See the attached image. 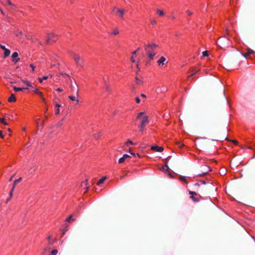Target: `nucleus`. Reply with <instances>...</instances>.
Listing matches in <instances>:
<instances>
[{"label":"nucleus","instance_id":"obj_5","mask_svg":"<svg viewBox=\"0 0 255 255\" xmlns=\"http://www.w3.org/2000/svg\"><path fill=\"white\" fill-rule=\"evenodd\" d=\"M233 60H232L231 59H228L225 60V65L226 66V69H228V70H230L229 68H231V66L233 65Z\"/></svg>","mask_w":255,"mask_h":255},{"label":"nucleus","instance_id":"obj_13","mask_svg":"<svg viewBox=\"0 0 255 255\" xmlns=\"http://www.w3.org/2000/svg\"><path fill=\"white\" fill-rule=\"evenodd\" d=\"M13 89L15 92H19V91H22L24 90L28 89L27 88H18V87H16L15 86H13Z\"/></svg>","mask_w":255,"mask_h":255},{"label":"nucleus","instance_id":"obj_36","mask_svg":"<svg viewBox=\"0 0 255 255\" xmlns=\"http://www.w3.org/2000/svg\"><path fill=\"white\" fill-rule=\"evenodd\" d=\"M70 83H71V87L72 90L73 91L74 90V85L73 84V82L72 81V79L71 78H70Z\"/></svg>","mask_w":255,"mask_h":255},{"label":"nucleus","instance_id":"obj_20","mask_svg":"<svg viewBox=\"0 0 255 255\" xmlns=\"http://www.w3.org/2000/svg\"><path fill=\"white\" fill-rule=\"evenodd\" d=\"M119 33V29L117 28H116L113 30V32L111 33V34L116 35H118Z\"/></svg>","mask_w":255,"mask_h":255},{"label":"nucleus","instance_id":"obj_22","mask_svg":"<svg viewBox=\"0 0 255 255\" xmlns=\"http://www.w3.org/2000/svg\"><path fill=\"white\" fill-rule=\"evenodd\" d=\"M48 76H43L42 78H38V81L40 83H42L43 80H46L48 79Z\"/></svg>","mask_w":255,"mask_h":255},{"label":"nucleus","instance_id":"obj_53","mask_svg":"<svg viewBox=\"0 0 255 255\" xmlns=\"http://www.w3.org/2000/svg\"><path fill=\"white\" fill-rule=\"evenodd\" d=\"M56 91L61 92L63 91V89L60 88H58L57 89Z\"/></svg>","mask_w":255,"mask_h":255},{"label":"nucleus","instance_id":"obj_2","mask_svg":"<svg viewBox=\"0 0 255 255\" xmlns=\"http://www.w3.org/2000/svg\"><path fill=\"white\" fill-rule=\"evenodd\" d=\"M69 53L73 56V58L77 64L82 66V58L78 54H75L73 51H71Z\"/></svg>","mask_w":255,"mask_h":255},{"label":"nucleus","instance_id":"obj_39","mask_svg":"<svg viewBox=\"0 0 255 255\" xmlns=\"http://www.w3.org/2000/svg\"><path fill=\"white\" fill-rule=\"evenodd\" d=\"M14 189V188H13V187H12L11 191H10L9 195H10V197H12V196L13 195V192Z\"/></svg>","mask_w":255,"mask_h":255},{"label":"nucleus","instance_id":"obj_19","mask_svg":"<svg viewBox=\"0 0 255 255\" xmlns=\"http://www.w3.org/2000/svg\"><path fill=\"white\" fill-rule=\"evenodd\" d=\"M76 219L72 218V215H71L66 219V221L70 222L71 221H74Z\"/></svg>","mask_w":255,"mask_h":255},{"label":"nucleus","instance_id":"obj_4","mask_svg":"<svg viewBox=\"0 0 255 255\" xmlns=\"http://www.w3.org/2000/svg\"><path fill=\"white\" fill-rule=\"evenodd\" d=\"M56 35L53 33H48L47 34V38L46 40V43L48 44L50 42H55L56 41V39H52V37H55Z\"/></svg>","mask_w":255,"mask_h":255},{"label":"nucleus","instance_id":"obj_30","mask_svg":"<svg viewBox=\"0 0 255 255\" xmlns=\"http://www.w3.org/2000/svg\"><path fill=\"white\" fill-rule=\"evenodd\" d=\"M47 239H48V240L49 241V245H52L54 244V242H52V241H51V236H48V238H47Z\"/></svg>","mask_w":255,"mask_h":255},{"label":"nucleus","instance_id":"obj_35","mask_svg":"<svg viewBox=\"0 0 255 255\" xmlns=\"http://www.w3.org/2000/svg\"><path fill=\"white\" fill-rule=\"evenodd\" d=\"M202 54H203V57L208 56V51H205L203 52Z\"/></svg>","mask_w":255,"mask_h":255},{"label":"nucleus","instance_id":"obj_62","mask_svg":"<svg viewBox=\"0 0 255 255\" xmlns=\"http://www.w3.org/2000/svg\"><path fill=\"white\" fill-rule=\"evenodd\" d=\"M89 188V186H87V187H86V191H85V193H86V192L88 191V190Z\"/></svg>","mask_w":255,"mask_h":255},{"label":"nucleus","instance_id":"obj_64","mask_svg":"<svg viewBox=\"0 0 255 255\" xmlns=\"http://www.w3.org/2000/svg\"><path fill=\"white\" fill-rule=\"evenodd\" d=\"M40 96H41V99H42V100H43L44 102H45V99L43 98V96H42V94H41V95H40Z\"/></svg>","mask_w":255,"mask_h":255},{"label":"nucleus","instance_id":"obj_25","mask_svg":"<svg viewBox=\"0 0 255 255\" xmlns=\"http://www.w3.org/2000/svg\"><path fill=\"white\" fill-rule=\"evenodd\" d=\"M58 253V250L57 249H54L51 251V253L49 255H56Z\"/></svg>","mask_w":255,"mask_h":255},{"label":"nucleus","instance_id":"obj_11","mask_svg":"<svg viewBox=\"0 0 255 255\" xmlns=\"http://www.w3.org/2000/svg\"><path fill=\"white\" fill-rule=\"evenodd\" d=\"M166 61V59L164 57L162 56L157 61V63L159 65H163L164 64V62Z\"/></svg>","mask_w":255,"mask_h":255},{"label":"nucleus","instance_id":"obj_48","mask_svg":"<svg viewBox=\"0 0 255 255\" xmlns=\"http://www.w3.org/2000/svg\"><path fill=\"white\" fill-rule=\"evenodd\" d=\"M0 137L1 138H3L4 137V135L3 134V132H2V130L0 131Z\"/></svg>","mask_w":255,"mask_h":255},{"label":"nucleus","instance_id":"obj_52","mask_svg":"<svg viewBox=\"0 0 255 255\" xmlns=\"http://www.w3.org/2000/svg\"><path fill=\"white\" fill-rule=\"evenodd\" d=\"M231 141L233 142L234 144H237V143L238 142V141L236 140H231Z\"/></svg>","mask_w":255,"mask_h":255},{"label":"nucleus","instance_id":"obj_49","mask_svg":"<svg viewBox=\"0 0 255 255\" xmlns=\"http://www.w3.org/2000/svg\"><path fill=\"white\" fill-rule=\"evenodd\" d=\"M181 180L185 182L186 183H187L186 180L185 179L184 177H182L181 178Z\"/></svg>","mask_w":255,"mask_h":255},{"label":"nucleus","instance_id":"obj_34","mask_svg":"<svg viewBox=\"0 0 255 255\" xmlns=\"http://www.w3.org/2000/svg\"><path fill=\"white\" fill-rule=\"evenodd\" d=\"M35 93L39 94L40 96L41 95L42 93L38 90L37 89H35L33 91Z\"/></svg>","mask_w":255,"mask_h":255},{"label":"nucleus","instance_id":"obj_24","mask_svg":"<svg viewBox=\"0 0 255 255\" xmlns=\"http://www.w3.org/2000/svg\"><path fill=\"white\" fill-rule=\"evenodd\" d=\"M0 122L3 124L5 126L8 125V124L5 122V119L4 118H0Z\"/></svg>","mask_w":255,"mask_h":255},{"label":"nucleus","instance_id":"obj_44","mask_svg":"<svg viewBox=\"0 0 255 255\" xmlns=\"http://www.w3.org/2000/svg\"><path fill=\"white\" fill-rule=\"evenodd\" d=\"M151 23L153 25H155L156 24V21L155 19H152L151 20Z\"/></svg>","mask_w":255,"mask_h":255},{"label":"nucleus","instance_id":"obj_17","mask_svg":"<svg viewBox=\"0 0 255 255\" xmlns=\"http://www.w3.org/2000/svg\"><path fill=\"white\" fill-rule=\"evenodd\" d=\"M15 34L16 36L21 38V36L22 35V32L21 30H18L15 32Z\"/></svg>","mask_w":255,"mask_h":255},{"label":"nucleus","instance_id":"obj_33","mask_svg":"<svg viewBox=\"0 0 255 255\" xmlns=\"http://www.w3.org/2000/svg\"><path fill=\"white\" fill-rule=\"evenodd\" d=\"M190 198L195 202H198L199 200L198 198H195L193 196H191Z\"/></svg>","mask_w":255,"mask_h":255},{"label":"nucleus","instance_id":"obj_42","mask_svg":"<svg viewBox=\"0 0 255 255\" xmlns=\"http://www.w3.org/2000/svg\"><path fill=\"white\" fill-rule=\"evenodd\" d=\"M29 66L31 68L32 71L33 72L34 71L35 66L33 64H30Z\"/></svg>","mask_w":255,"mask_h":255},{"label":"nucleus","instance_id":"obj_12","mask_svg":"<svg viewBox=\"0 0 255 255\" xmlns=\"http://www.w3.org/2000/svg\"><path fill=\"white\" fill-rule=\"evenodd\" d=\"M16 100V98L13 94H11L10 96L8 99L9 102H14Z\"/></svg>","mask_w":255,"mask_h":255},{"label":"nucleus","instance_id":"obj_50","mask_svg":"<svg viewBox=\"0 0 255 255\" xmlns=\"http://www.w3.org/2000/svg\"><path fill=\"white\" fill-rule=\"evenodd\" d=\"M60 113V110L59 109H57L56 111L55 114L56 115H59Z\"/></svg>","mask_w":255,"mask_h":255},{"label":"nucleus","instance_id":"obj_37","mask_svg":"<svg viewBox=\"0 0 255 255\" xmlns=\"http://www.w3.org/2000/svg\"><path fill=\"white\" fill-rule=\"evenodd\" d=\"M209 171V170L207 169V170H204L202 172V173L200 174V175H201V174H207Z\"/></svg>","mask_w":255,"mask_h":255},{"label":"nucleus","instance_id":"obj_14","mask_svg":"<svg viewBox=\"0 0 255 255\" xmlns=\"http://www.w3.org/2000/svg\"><path fill=\"white\" fill-rule=\"evenodd\" d=\"M107 179L106 176L102 177L97 182V185H100L101 184L103 183L105 180Z\"/></svg>","mask_w":255,"mask_h":255},{"label":"nucleus","instance_id":"obj_57","mask_svg":"<svg viewBox=\"0 0 255 255\" xmlns=\"http://www.w3.org/2000/svg\"><path fill=\"white\" fill-rule=\"evenodd\" d=\"M56 107L57 108V109H59V108L61 107V105L59 104H57L56 105H55Z\"/></svg>","mask_w":255,"mask_h":255},{"label":"nucleus","instance_id":"obj_31","mask_svg":"<svg viewBox=\"0 0 255 255\" xmlns=\"http://www.w3.org/2000/svg\"><path fill=\"white\" fill-rule=\"evenodd\" d=\"M126 144L127 145H128V144L133 145V144H134V143L132 141H131L130 140L128 139L126 142Z\"/></svg>","mask_w":255,"mask_h":255},{"label":"nucleus","instance_id":"obj_58","mask_svg":"<svg viewBox=\"0 0 255 255\" xmlns=\"http://www.w3.org/2000/svg\"><path fill=\"white\" fill-rule=\"evenodd\" d=\"M61 75H62V76H68V77H69V76L68 75V74H66L65 73H61L60 74Z\"/></svg>","mask_w":255,"mask_h":255},{"label":"nucleus","instance_id":"obj_56","mask_svg":"<svg viewBox=\"0 0 255 255\" xmlns=\"http://www.w3.org/2000/svg\"><path fill=\"white\" fill-rule=\"evenodd\" d=\"M99 136H100V134L99 133H97V134H95L94 135V137L95 138H98Z\"/></svg>","mask_w":255,"mask_h":255},{"label":"nucleus","instance_id":"obj_18","mask_svg":"<svg viewBox=\"0 0 255 255\" xmlns=\"http://www.w3.org/2000/svg\"><path fill=\"white\" fill-rule=\"evenodd\" d=\"M10 54V51L7 49L6 50H5L4 51V57L5 58L7 56H8Z\"/></svg>","mask_w":255,"mask_h":255},{"label":"nucleus","instance_id":"obj_41","mask_svg":"<svg viewBox=\"0 0 255 255\" xmlns=\"http://www.w3.org/2000/svg\"><path fill=\"white\" fill-rule=\"evenodd\" d=\"M0 47L1 49H2L3 50L5 51L7 49V48H5L4 46H3L2 45L0 44Z\"/></svg>","mask_w":255,"mask_h":255},{"label":"nucleus","instance_id":"obj_32","mask_svg":"<svg viewBox=\"0 0 255 255\" xmlns=\"http://www.w3.org/2000/svg\"><path fill=\"white\" fill-rule=\"evenodd\" d=\"M144 127H145V126H143V125H139V131L141 132V133L142 132V131L144 129Z\"/></svg>","mask_w":255,"mask_h":255},{"label":"nucleus","instance_id":"obj_26","mask_svg":"<svg viewBox=\"0 0 255 255\" xmlns=\"http://www.w3.org/2000/svg\"><path fill=\"white\" fill-rule=\"evenodd\" d=\"M168 169H169V167L166 164L164 166L162 167V170L165 172L168 171Z\"/></svg>","mask_w":255,"mask_h":255},{"label":"nucleus","instance_id":"obj_3","mask_svg":"<svg viewBox=\"0 0 255 255\" xmlns=\"http://www.w3.org/2000/svg\"><path fill=\"white\" fill-rule=\"evenodd\" d=\"M74 83H75V85H76V87H77V89H76V94H77V96L75 97V96H68V98L69 99H70L71 100L73 101H76L77 102H79V100H78V96H79V89H78V85H77L76 82L75 81L74 82Z\"/></svg>","mask_w":255,"mask_h":255},{"label":"nucleus","instance_id":"obj_47","mask_svg":"<svg viewBox=\"0 0 255 255\" xmlns=\"http://www.w3.org/2000/svg\"><path fill=\"white\" fill-rule=\"evenodd\" d=\"M87 182H88L87 180H85L84 182H83L82 183L81 185H82V186L87 185Z\"/></svg>","mask_w":255,"mask_h":255},{"label":"nucleus","instance_id":"obj_21","mask_svg":"<svg viewBox=\"0 0 255 255\" xmlns=\"http://www.w3.org/2000/svg\"><path fill=\"white\" fill-rule=\"evenodd\" d=\"M22 82L29 87H32V83L28 81L22 80Z\"/></svg>","mask_w":255,"mask_h":255},{"label":"nucleus","instance_id":"obj_23","mask_svg":"<svg viewBox=\"0 0 255 255\" xmlns=\"http://www.w3.org/2000/svg\"><path fill=\"white\" fill-rule=\"evenodd\" d=\"M200 70L199 69H197L195 71H192V73L191 74H190L188 77H192L193 76L195 75L197 72H198Z\"/></svg>","mask_w":255,"mask_h":255},{"label":"nucleus","instance_id":"obj_38","mask_svg":"<svg viewBox=\"0 0 255 255\" xmlns=\"http://www.w3.org/2000/svg\"><path fill=\"white\" fill-rule=\"evenodd\" d=\"M64 119H62L61 122H59L58 123H57V127H61L62 125V122L63 121Z\"/></svg>","mask_w":255,"mask_h":255},{"label":"nucleus","instance_id":"obj_46","mask_svg":"<svg viewBox=\"0 0 255 255\" xmlns=\"http://www.w3.org/2000/svg\"><path fill=\"white\" fill-rule=\"evenodd\" d=\"M135 81H136L137 84H139L141 82L140 81V80L138 79V78L136 77L135 78Z\"/></svg>","mask_w":255,"mask_h":255},{"label":"nucleus","instance_id":"obj_51","mask_svg":"<svg viewBox=\"0 0 255 255\" xmlns=\"http://www.w3.org/2000/svg\"><path fill=\"white\" fill-rule=\"evenodd\" d=\"M186 12L187 13V14H188L189 15H192V14H193L192 12H191V11H189V10H187V11H186Z\"/></svg>","mask_w":255,"mask_h":255},{"label":"nucleus","instance_id":"obj_60","mask_svg":"<svg viewBox=\"0 0 255 255\" xmlns=\"http://www.w3.org/2000/svg\"><path fill=\"white\" fill-rule=\"evenodd\" d=\"M130 59H131V61H132V63H134L135 62V60H134V59L133 57H131Z\"/></svg>","mask_w":255,"mask_h":255},{"label":"nucleus","instance_id":"obj_55","mask_svg":"<svg viewBox=\"0 0 255 255\" xmlns=\"http://www.w3.org/2000/svg\"><path fill=\"white\" fill-rule=\"evenodd\" d=\"M129 151V152L131 155H134V156H135V153H133V152H132L131 151V149H130V148H129V151Z\"/></svg>","mask_w":255,"mask_h":255},{"label":"nucleus","instance_id":"obj_54","mask_svg":"<svg viewBox=\"0 0 255 255\" xmlns=\"http://www.w3.org/2000/svg\"><path fill=\"white\" fill-rule=\"evenodd\" d=\"M177 144H178L179 145V147L180 148H181L182 146H183L184 144H181L179 142H177Z\"/></svg>","mask_w":255,"mask_h":255},{"label":"nucleus","instance_id":"obj_27","mask_svg":"<svg viewBox=\"0 0 255 255\" xmlns=\"http://www.w3.org/2000/svg\"><path fill=\"white\" fill-rule=\"evenodd\" d=\"M247 51H248V54H249V55L253 54L255 53V52L253 50L250 49V48H248L247 49Z\"/></svg>","mask_w":255,"mask_h":255},{"label":"nucleus","instance_id":"obj_1","mask_svg":"<svg viewBox=\"0 0 255 255\" xmlns=\"http://www.w3.org/2000/svg\"><path fill=\"white\" fill-rule=\"evenodd\" d=\"M157 47H158V45L154 43H148L144 45V49L149 60H152L154 59L156 54L155 52V49Z\"/></svg>","mask_w":255,"mask_h":255},{"label":"nucleus","instance_id":"obj_15","mask_svg":"<svg viewBox=\"0 0 255 255\" xmlns=\"http://www.w3.org/2000/svg\"><path fill=\"white\" fill-rule=\"evenodd\" d=\"M117 11L120 13V17L124 19L123 15L125 13V10L124 9H117Z\"/></svg>","mask_w":255,"mask_h":255},{"label":"nucleus","instance_id":"obj_29","mask_svg":"<svg viewBox=\"0 0 255 255\" xmlns=\"http://www.w3.org/2000/svg\"><path fill=\"white\" fill-rule=\"evenodd\" d=\"M143 115H144V113L143 112H140V113H138L137 114V118L141 119V118H142V116Z\"/></svg>","mask_w":255,"mask_h":255},{"label":"nucleus","instance_id":"obj_10","mask_svg":"<svg viewBox=\"0 0 255 255\" xmlns=\"http://www.w3.org/2000/svg\"><path fill=\"white\" fill-rule=\"evenodd\" d=\"M130 156L128 154H125L123 155V156L120 158L119 160V163H123L125 162L126 159L129 158Z\"/></svg>","mask_w":255,"mask_h":255},{"label":"nucleus","instance_id":"obj_61","mask_svg":"<svg viewBox=\"0 0 255 255\" xmlns=\"http://www.w3.org/2000/svg\"><path fill=\"white\" fill-rule=\"evenodd\" d=\"M141 97H142V98H146V95H144V94H141Z\"/></svg>","mask_w":255,"mask_h":255},{"label":"nucleus","instance_id":"obj_45","mask_svg":"<svg viewBox=\"0 0 255 255\" xmlns=\"http://www.w3.org/2000/svg\"><path fill=\"white\" fill-rule=\"evenodd\" d=\"M189 194L191 195V196L197 195V193L194 191H189Z\"/></svg>","mask_w":255,"mask_h":255},{"label":"nucleus","instance_id":"obj_28","mask_svg":"<svg viewBox=\"0 0 255 255\" xmlns=\"http://www.w3.org/2000/svg\"><path fill=\"white\" fill-rule=\"evenodd\" d=\"M157 12L159 14L160 16H162L164 14L163 11L160 9H157Z\"/></svg>","mask_w":255,"mask_h":255},{"label":"nucleus","instance_id":"obj_6","mask_svg":"<svg viewBox=\"0 0 255 255\" xmlns=\"http://www.w3.org/2000/svg\"><path fill=\"white\" fill-rule=\"evenodd\" d=\"M18 54L17 52H14L12 53L11 55L12 61L14 63H16L20 60V58L18 57Z\"/></svg>","mask_w":255,"mask_h":255},{"label":"nucleus","instance_id":"obj_43","mask_svg":"<svg viewBox=\"0 0 255 255\" xmlns=\"http://www.w3.org/2000/svg\"><path fill=\"white\" fill-rule=\"evenodd\" d=\"M135 101H136V103H137V104H139L140 102V99L137 97L135 98Z\"/></svg>","mask_w":255,"mask_h":255},{"label":"nucleus","instance_id":"obj_59","mask_svg":"<svg viewBox=\"0 0 255 255\" xmlns=\"http://www.w3.org/2000/svg\"><path fill=\"white\" fill-rule=\"evenodd\" d=\"M243 56L245 57H247L248 55H249V54H248V52L247 53H244V54H243Z\"/></svg>","mask_w":255,"mask_h":255},{"label":"nucleus","instance_id":"obj_63","mask_svg":"<svg viewBox=\"0 0 255 255\" xmlns=\"http://www.w3.org/2000/svg\"><path fill=\"white\" fill-rule=\"evenodd\" d=\"M14 175H13L10 178V179H9V181H11L13 178V177H14Z\"/></svg>","mask_w":255,"mask_h":255},{"label":"nucleus","instance_id":"obj_9","mask_svg":"<svg viewBox=\"0 0 255 255\" xmlns=\"http://www.w3.org/2000/svg\"><path fill=\"white\" fill-rule=\"evenodd\" d=\"M0 2L3 5L8 4L10 6H15V5L12 3L10 0H0Z\"/></svg>","mask_w":255,"mask_h":255},{"label":"nucleus","instance_id":"obj_40","mask_svg":"<svg viewBox=\"0 0 255 255\" xmlns=\"http://www.w3.org/2000/svg\"><path fill=\"white\" fill-rule=\"evenodd\" d=\"M49 249H49V248H44V249H43V253H42V255H44V254H45V253L46 251H47L49 250Z\"/></svg>","mask_w":255,"mask_h":255},{"label":"nucleus","instance_id":"obj_8","mask_svg":"<svg viewBox=\"0 0 255 255\" xmlns=\"http://www.w3.org/2000/svg\"><path fill=\"white\" fill-rule=\"evenodd\" d=\"M151 149L152 150L155 151L156 152H161L163 151V148L161 146H158L157 145H152L151 147Z\"/></svg>","mask_w":255,"mask_h":255},{"label":"nucleus","instance_id":"obj_7","mask_svg":"<svg viewBox=\"0 0 255 255\" xmlns=\"http://www.w3.org/2000/svg\"><path fill=\"white\" fill-rule=\"evenodd\" d=\"M140 125L145 126L146 124H148L149 121L148 119V117L147 116H144L141 118Z\"/></svg>","mask_w":255,"mask_h":255},{"label":"nucleus","instance_id":"obj_16","mask_svg":"<svg viewBox=\"0 0 255 255\" xmlns=\"http://www.w3.org/2000/svg\"><path fill=\"white\" fill-rule=\"evenodd\" d=\"M22 180V178L21 177H19L18 179H16L14 181V182L13 183V186H12V187L13 188H14L15 186L16 185V184L19 182L20 181H21Z\"/></svg>","mask_w":255,"mask_h":255}]
</instances>
